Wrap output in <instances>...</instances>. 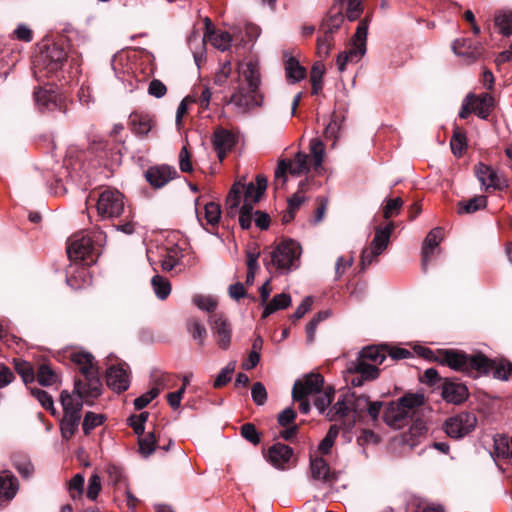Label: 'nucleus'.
<instances>
[{"label":"nucleus","instance_id":"1","mask_svg":"<svg viewBox=\"0 0 512 512\" xmlns=\"http://www.w3.org/2000/svg\"><path fill=\"white\" fill-rule=\"evenodd\" d=\"M90 391V387L86 386L82 380H76L72 392L63 390L60 394V402L63 407V418L60 423L61 435L68 440L73 437L78 429L81 420V411L84 403H88L90 399L97 398Z\"/></svg>","mask_w":512,"mask_h":512},{"label":"nucleus","instance_id":"2","mask_svg":"<svg viewBox=\"0 0 512 512\" xmlns=\"http://www.w3.org/2000/svg\"><path fill=\"white\" fill-rule=\"evenodd\" d=\"M424 356L448 366L454 371L462 372L473 377L486 374L491 369V361L482 354L468 355L455 349H425Z\"/></svg>","mask_w":512,"mask_h":512},{"label":"nucleus","instance_id":"3","mask_svg":"<svg viewBox=\"0 0 512 512\" xmlns=\"http://www.w3.org/2000/svg\"><path fill=\"white\" fill-rule=\"evenodd\" d=\"M422 393H407L396 402H391L384 410V422L394 428L400 429L412 418L417 409L424 404Z\"/></svg>","mask_w":512,"mask_h":512},{"label":"nucleus","instance_id":"4","mask_svg":"<svg viewBox=\"0 0 512 512\" xmlns=\"http://www.w3.org/2000/svg\"><path fill=\"white\" fill-rule=\"evenodd\" d=\"M301 246L294 240L280 242L270 253V260H264L268 270L273 266L280 273H288L300 265Z\"/></svg>","mask_w":512,"mask_h":512},{"label":"nucleus","instance_id":"5","mask_svg":"<svg viewBox=\"0 0 512 512\" xmlns=\"http://www.w3.org/2000/svg\"><path fill=\"white\" fill-rule=\"evenodd\" d=\"M70 360L83 375L86 386L90 387V391L94 395L101 394V381L99 378V369L94 356L84 350H73L70 353Z\"/></svg>","mask_w":512,"mask_h":512},{"label":"nucleus","instance_id":"6","mask_svg":"<svg viewBox=\"0 0 512 512\" xmlns=\"http://www.w3.org/2000/svg\"><path fill=\"white\" fill-rule=\"evenodd\" d=\"M69 59L74 61L72 56H68L62 46L56 43L48 45L34 60V75L37 78H41L42 75H39V73H41L42 70L46 71L47 76L54 74L61 70Z\"/></svg>","mask_w":512,"mask_h":512},{"label":"nucleus","instance_id":"7","mask_svg":"<svg viewBox=\"0 0 512 512\" xmlns=\"http://www.w3.org/2000/svg\"><path fill=\"white\" fill-rule=\"evenodd\" d=\"M206 40L221 51L228 50L232 42L231 35L225 31H210L209 28H207L203 37L198 33H192L189 37L188 43L198 67L200 66V61L204 55Z\"/></svg>","mask_w":512,"mask_h":512},{"label":"nucleus","instance_id":"8","mask_svg":"<svg viewBox=\"0 0 512 512\" xmlns=\"http://www.w3.org/2000/svg\"><path fill=\"white\" fill-rule=\"evenodd\" d=\"M368 34V21L361 20L358 24L356 32L351 40V47L340 53L337 57L336 64L338 70L343 72L348 63H357L366 53V40Z\"/></svg>","mask_w":512,"mask_h":512},{"label":"nucleus","instance_id":"9","mask_svg":"<svg viewBox=\"0 0 512 512\" xmlns=\"http://www.w3.org/2000/svg\"><path fill=\"white\" fill-rule=\"evenodd\" d=\"M96 207L102 219L119 218L125 210L124 196L117 189L106 188L99 194Z\"/></svg>","mask_w":512,"mask_h":512},{"label":"nucleus","instance_id":"10","mask_svg":"<svg viewBox=\"0 0 512 512\" xmlns=\"http://www.w3.org/2000/svg\"><path fill=\"white\" fill-rule=\"evenodd\" d=\"M310 171L309 156L298 152L292 160H280L274 173V184L276 188L283 187L287 182L286 173L293 176L307 174Z\"/></svg>","mask_w":512,"mask_h":512},{"label":"nucleus","instance_id":"11","mask_svg":"<svg viewBox=\"0 0 512 512\" xmlns=\"http://www.w3.org/2000/svg\"><path fill=\"white\" fill-rule=\"evenodd\" d=\"M395 226L393 222H389L384 227H376L375 235L371 241L370 247L363 250L361 254L362 269L370 266L377 257L387 248L391 234Z\"/></svg>","mask_w":512,"mask_h":512},{"label":"nucleus","instance_id":"12","mask_svg":"<svg viewBox=\"0 0 512 512\" xmlns=\"http://www.w3.org/2000/svg\"><path fill=\"white\" fill-rule=\"evenodd\" d=\"M94 245L92 239L85 234H76L70 240L67 254L72 261H83L85 265L93 263Z\"/></svg>","mask_w":512,"mask_h":512},{"label":"nucleus","instance_id":"13","mask_svg":"<svg viewBox=\"0 0 512 512\" xmlns=\"http://www.w3.org/2000/svg\"><path fill=\"white\" fill-rule=\"evenodd\" d=\"M477 418L473 413L462 412L447 419L443 425L445 433L454 439H460L476 426Z\"/></svg>","mask_w":512,"mask_h":512},{"label":"nucleus","instance_id":"14","mask_svg":"<svg viewBox=\"0 0 512 512\" xmlns=\"http://www.w3.org/2000/svg\"><path fill=\"white\" fill-rule=\"evenodd\" d=\"M349 399L351 397H348V393L340 395L335 404L327 410L326 417L329 421L342 420L344 425L350 429L355 422Z\"/></svg>","mask_w":512,"mask_h":512},{"label":"nucleus","instance_id":"15","mask_svg":"<svg viewBox=\"0 0 512 512\" xmlns=\"http://www.w3.org/2000/svg\"><path fill=\"white\" fill-rule=\"evenodd\" d=\"M208 321L219 347L227 350L232 338V329L227 318L222 313H214L209 317Z\"/></svg>","mask_w":512,"mask_h":512},{"label":"nucleus","instance_id":"16","mask_svg":"<svg viewBox=\"0 0 512 512\" xmlns=\"http://www.w3.org/2000/svg\"><path fill=\"white\" fill-rule=\"evenodd\" d=\"M36 106L42 112L61 110L66 112L64 99L52 89L40 88L34 92Z\"/></svg>","mask_w":512,"mask_h":512},{"label":"nucleus","instance_id":"17","mask_svg":"<svg viewBox=\"0 0 512 512\" xmlns=\"http://www.w3.org/2000/svg\"><path fill=\"white\" fill-rule=\"evenodd\" d=\"M324 379L320 374H308L302 380H297L292 389L293 399L306 398L320 393Z\"/></svg>","mask_w":512,"mask_h":512},{"label":"nucleus","instance_id":"18","mask_svg":"<svg viewBox=\"0 0 512 512\" xmlns=\"http://www.w3.org/2000/svg\"><path fill=\"white\" fill-rule=\"evenodd\" d=\"M262 96L258 90L253 91L249 88L248 91L240 88L236 90L230 97L229 103L233 104L239 113H245L255 107L261 105Z\"/></svg>","mask_w":512,"mask_h":512},{"label":"nucleus","instance_id":"19","mask_svg":"<svg viewBox=\"0 0 512 512\" xmlns=\"http://www.w3.org/2000/svg\"><path fill=\"white\" fill-rule=\"evenodd\" d=\"M475 174L485 190H503L507 186L505 180L491 166L479 163L475 167Z\"/></svg>","mask_w":512,"mask_h":512},{"label":"nucleus","instance_id":"20","mask_svg":"<svg viewBox=\"0 0 512 512\" xmlns=\"http://www.w3.org/2000/svg\"><path fill=\"white\" fill-rule=\"evenodd\" d=\"M145 176L151 186L162 188L177 176V171L168 165L153 166L146 171Z\"/></svg>","mask_w":512,"mask_h":512},{"label":"nucleus","instance_id":"21","mask_svg":"<svg viewBox=\"0 0 512 512\" xmlns=\"http://www.w3.org/2000/svg\"><path fill=\"white\" fill-rule=\"evenodd\" d=\"M292 456L293 449L290 446L283 443H275L268 449L266 458L273 467L284 470Z\"/></svg>","mask_w":512,"mask_h":512},{"label":"nucleus","instance_id":"22","mask_svg":"<svg viewBox=\"0 0 512 512\" xmlns=\"http://www.w3.org/2000/svg\"><path fill=\"white\" fill-rule=\"evenodd\" d=\"M106 382L116 392L127 390L130 385L128 370L123 365L110 367L106 372Z\"/></svg>","mask_w":512,"mask_h":512},{"label":"nucleus","instance_id":"23","mask_svg":"<svg viewBox=\"0 0 512 512\" xmlns=\"http://www.w3.org/2000/svg\"><path fill=\"white\" fill-rule=\"evenodd\" d=\"M444 232L443 229L440 227H436L432 229L426 236L423 245H422V270L426 271L428 264L431 259V255L433 254V251L435 248L438 247V245L443 240Z\"/></svg>","mask_w":512,"mask_h":512},{"label":"nucleus","instance_id":"24","mask_svg":"<svg viewBox=\"0 0 512 512\" xmlns=\"http://www.w3.org/2000/svg\"><path fill=\"white\" fill-rule=\"evenodd\" d=\"M129 126L137 136H146L154 126L153 116L145 112H132L129 116Z\"/></svg>","mask_w":512,"mask_h":512},{"label":"nucleus","instance_id":"25","mask_svg":"<svg viewBox=\"0 0 512 512\" xmlns=\"http://www.w3.org/2000/svg\"><path fill=\"white\" fill-rule=\"evenodd\" d=\"M234 144L235 138L230 131L219 128L214 132L213 146L220 161L225 158L227 152L232 149Z\"/></svg>","mask_w":512,"mask_h":512},{"label":"nucleus","instance_id":"26","mask_svg":"<svg viewBox=\"0 0 512 512\" xmlns=\"http://www.w3.org/2000/svg\"><path fill=\"white\" fill-rule=\"evenodd\" d=\"M310 477L312 480L321 483L335 480L334 474L330 471L329 464L321 457L310 459Z\"/></svg>","mask_w":512,"mask_h":512},{"label":"nucleus","instance_id":"27","mask_svg":"<svg viewBox=\"0 0 512 512\" xmlns=\"http://www.w3.org/2000/svg\"><path fill=\"white\" fill-rule=\"evenodd\" d=\"M442 396L449 403L460 404L467 399L468 390L461 383L447 382L443 385Z\"/></svg>","mask_w":512,"mask_h":512},{"label":"nucleus","instance_id":"28","mask_svg":"<svg viewBox=\"0 0 512 512\" xmlns=\"http://www.w3.org/2000/svg\"><path fill=\"white\" fill-rule=\"evenodd\" d=\"M346 373H360L362 378L368 381L374 380L379 376V369L369 362H365L360 358L350 361L347 364Z\"/></svg>","mask_w":512,"mask_h":512},{"label":"nucleus","instance_id":"29","mask_svg":"<svg viewBox=\"0 0 512 512\" xmlns=\"http://www.w3.org/2000/svg\"><path fill=\"white\" fill-rule=\"evenodd\" d=\"M18 491L17 479L8 471L0 473V501H9Z\"/></svg>","mask_w":512,"mask_h":512},{"label":"nucleus","instance_id":"30","mask_svg":"<svg viewBox=\"0 0 512 512\" xmlns=\"http://www.w3.org/2000/svg\"><path fill=\"white\" fill-rule=\"evenodd\" d=\"M494 107V98L489 93L475 95L472 104L473 112L481 119H488Z\"/></svg>","mask_w":512,"mask_h":512},{"label":"nucleus","instance_id":"31","mask_svg":"<svg viewBox=\"0 0 512 512\" xmlns=\"http://www.w3.org/2000/svg\"><path fill=\"white\" fill-rule=\"evenodd\" d=\"M452 49L455 54L459 56L467 57L471 60L478 59L481 54L482 50L479 47L472 48V43L469 39L461 38L456 39L452 44Z\"/></svg>","mask_w":512,"mask_h":512},{"label":"nucleus","instance_id":"32","mask_svg":"<svg viewBox=\"0 0 512 512\" xmlns=\"http://www.w3.org/2000/svg\"><path fill=\"white\" fill-rule=\"evenodd\" d=\"M242 74L251 90L256 91L259 88L260 78V67L257 60H249L242 70Z\"/></svg>","mask_w":512,"mask_h":512},{"label":"nucleus","instance_id":"33","mask_svg":"<svg viewBox=\"0 0 512 512\" xmlns=\"http://www.w3.org/2000/svg\"><path fill=\"white\" fill-rule=\"evenodd\" d=\"M387 351L380 346H368L359 352L358 358L365 362L375 365L376 367L384 362Z\"/></svg>","mask_w":512,"mask_h":512},{"label":"nucleus","instance_id":"34","mask_svg":"<svg viewBox=\"0 0 512 512\" xmlns=\"http://www.w3.org/2000/svg\"><path fill=\"white\" fill-rule=\"evenodd\" d=\"M183 257L182 249L178 245H171L165 249L161 260V267L164 271H171L179 265Z\"/></svg>","mask_w":512,"mask_h":512},{"label":"nucleus","instance_id":"35","mask_svg":"<svg viewBox=\"0 0 512 512\" xmlns=\"http://www.w3.org/2000/svg\"><path fill=\"white\" fill-rule=\"evenodd\" d=\"M244 190V184L235 183L226 198V210L227 215L230 217H234L237 214L241 196Z\"/></svg>","mask_w":512,"mask_h":512},{"label":"nucleus","instance_id":"36","mask_svg":"<svg viewBox=\"0 0 512 512\" xmlns=\"http://www.w3.org/2000/svg\"><path fill=\"white\" fill-rule=\"evenodd\" d=\"M494 24L503 36L512 35V10L502 9L495 13Z\"/></svg>","mask_w":512,"mask_h":512},{"label":"nucleus","instance_id":"37","mask_svg":"<svg viewBox=\"0 0 512 512\" xmlns=\"http://www.w3.org/2000/svg\"><path fill=\"white\" fill-rule=\"evenodd\" d=\"M35 378L41 386H52L60 381L58 373L46 363L38 367Z\"/></svg>","mask_w":512,"mask_h":512},{"label":"nucleus","instance_id":"38","mask_svg":"<svg viewBox=\"0 0 512 512\" xmlns=\"http://www.w3.org/2000/svg\"><path fill=\"white\" fill-rule=\"evenodd\" d=\"M291 301V296L287 293L275 295L269 303L265 304L262 318H267L272 313L287 308Z\"/></svg>","mask_w":512,"mask_h":512},{"label":"nucleus","instance_id":"39","mask_svg":"<svg viewBox=\"0 0 512 512\" xmlns=\"http://www.w3.org/2000/svg\"><path fill=\"white\" fill-rule=\"evenodd\" d=\"M286 78L290 83H296L303 80L306 76V70L300 65L299 61L290 57L285 62Z\"/></svg>","mask_w":512,"mask_h":512},{"label":"nucleus","instance_id":"40","mask_svg":"<svg viewBox=\"0 0 512 512\" xmlns=\"http://www.w3.org/2000/svg\"><path fill=\"white\" fill-rule=\"evenodd\" d=\"M348 397H351L350 405L352 407L354 422L360 420L366 414V410L369 407V398L364 395H356L355 393H348Z\"/></svg>","mask_w":512,"mask_h":512},{"label":"nucleus","instance_id":"41","mask_svg":"<svg viewBox=\"0 0 512 512\" xmlns=\"http://www.w3.org/2000/svg\"><path fill=\"white\" fill-rule=\"evenodd\" d=\"M157 436L154 431L147 432L138 438L139 452L143 457H149L156 450Z\"/></svg>","mask_w":512,"mask_h":512},{"label":"nucleus","instance_id":"42","mask_svg":"<svg viewBox=\"0 0 512 512\" xmlns=\"http://www.w3.org/2000/svg\"><path fill=\"white\" fill-rule=\"evenodd\" d=\"M151 285L157 298L165 300L171 293V284L161 275H155L151 279Z\"/></svg>","mask_w":512,"mask_h":512},{"label":"nucleus","instance_id":"43","mask_svg":"<svg viewBox=\"0 0 512 512\" xmlns=\"http://www.w3.org/2000/svg\"><path fill=\"white\" fill-rule=\"evenodd\" d=\"M494 449L497 457L508 458L512 456V436L510 440L504 435L495 437Z\"/></svg>","mask_w":512,"mask_h":512},{"label":"nucleus","instance_id":"44","mask_svg":"<svg viewBox=\"0 0 512 512\" xmlns=\"http://www.w3.org/2000/svg\"><path fill=\"white\" fill-rule=\"evenodd\" d=\"M13 362L15 370L20 375L24 383L28 384L34 382L35 371L29 362L21 359H14Z\"/></svg>","mask_w":512,"mask_h":512},{"label":"nucleus","instance_id":"45","mask_svg":"<svg viewBox=\"0 0 512 512\" xmlns=\"http://www.w3.org/2000/svg\"><path fill=\"white\" fill-rule=\"evenodd\" d=\"M187 329L191 333L193 339L196 340L199 345H204L207 331L205 326L198 319H189L187 321Z\"/></svg>","mask_w":512,"mask_h":512},{"label":"nucleus","instance_id":"46","mask_svg":"<svg viewBox=\"0 0 512 512\" xmlns=\"http://www.w3.org/2000/svg\"><path fill=\"white\" fill-rule=\"evenodd\" d=\"M334 390L332 388L321 390L320 393L316 394V398L314 400V406L319 411L320 414H324L329 409L331 402L333 400Z\"/></svg>","mask_w":512,"mask_h":512},{"label":"nucleus","instance_id":"47","mask_svg":"<svg viewBox=\"0 0 512 512\" xmlns=\"http://www.w3.org/2000/svg\"><path fill=\"white\" fill-rule=\"evenodd\" d=\"M242 194H244L243 205L253 207L257 202H259L264 192H260L257 186H255L253 182H250L247 185H244Z\"/></svg>","mask_w":512,"mask_h":512},{"label":"nucleus","instance_id":"48","mask_svg":"<svg viewBox=\"0 0 512 512\" xmlns=\"http://www.w3.org/2000/svg\"><path fill=\"white\" fill-rule=\"evenodd\" d=\"M487 204V199L485 196H476L472 199H470L466 203H460L458 213L464 214V213H473L478 211L481 208H484Z\"/></svg>","mask_w":512,"mask_h":512},{"label":"nucleus","instance_id":"49","mask_svg":"<svg viewBox=\"0 0 512 512\" xmlns=\"http://www.w3.org/2000/svg\"><path fill=\"white\" fill-rule=\"evenodd\" d=\"M31 394L39 401V403L44 409L50 411L52 415L56 414L53 398L48 392L38 388H34L31 389Z\"/></svg>","mask_w":512,"mask_h":512},{"label":"nucleus","instance_id":"50","mask_svg":"<svg viewBox=\"0 0 512 512\" xmlns=\"http://www.w3.org/2000/svg\"><path fill=\"white\" fill-rule=\"evenodd\" d=\"M450 146L453 154L458 157L461 156L463 151L466 149V136L458 128H456L453 133Z\"/></svg>","mask_w":512,"mask_h":512},{"label":"nucleus","instance_id":"51","mask_svg":"<svg viewBox=\"0 0 512 512\" xmlns=\"http://www.w3.org/2000/svg\"><path fill=\"white\" fill-rule=\"evenodd\" d=\"M104 416L102 414H95L93 412H87L84 416V420L82 423V428L85 435L90 434V432L96 427L100 426L104 421Z\"/></svg>","mask_w":512,"mask_h":512},{"label":"nucleus","instance_id":"52","mask_svg":"<svg viewBox=\"0 0 512 512\" xmlns=\"http://www.w3.org/2000/svg\"><path fill=\"white\" fill-rule=\"evenodd\" d=\"M339 434V427L337 425H332L326 436L323 438V440L319 443L318 449L323 454L329 453L330 449L332 448L337 436Z\"/></svg>","mask_w":512,"mask_h":512},{"label":"nucleus","instance_id":"53","mask_svg":"<svg viewBox=\"0 0 512 512\" xmlns=\"http://www.w3.org/2000/svg\"><path fill=\"white\" fill-rule=\"evenodd\" d=\"M403 206V200L400 197L388 199L383 206V217L387 220L400 213Z\"/></svg>","mask_w":512,"mask_h":512},{"label":"nucleus","instance_id":"54","mask_svg":"<svg viewBox=\"0 0 512 512\" xmlns=\"http://www.w3.org/2000/svg\"><path fill=\"white\" fill-rule=\"evenodd\" d=\"M236 367L235 361H230L217 375L214 380L213 387L220 388L226 385L231 380V374L234 372Z\"/></svg>","mask_w":512,"mask_h":512},{"label":"nucleus","instance_id":"55","mask_svg":"<svg viewBox=\"0 0 512 512\" xmlns=\"http://www.w3.org/2000/svg\"><path fill=\"white\" fill-rule=\"evenodd\" d=\"M309 146H310V152H311V154L313 156L314 167L317 170L318 168L321 167L322 162H323L324 145H323V143L319 139L313 138L310 141V145Z\"/></svg>","mask_w":512,"mask_h":512},{"label":"nucleus","instance_id":"56","mask_svg":"<svg viewBox=\"0 0 512 512\" xmlns=\"http://www.w3.org/2000/svg\"><path fill=\"white\" fill-rule=\"evenodd\" d=\"M330 316L329 311H321L318 312L306 325V334H307V340L309 342H312L315 337V332L318 324L323 321L324 319H327Z\"/></svg>","mask_w":512,"mask_h":512},{"label":"nucleus","instance_id":"57","mask_svg":"<svg viewBox=\"0 0 512 512\" xmlns=\"http://www.w3.org/2000/svg\"><path fill=\"white\" fill-rule=\"evenodd\" d=\"M205 209V219L208 224L214 226L218 224L221 217V209L219 204L214 202H208L204 206Z\"/></svg>","mask_w":512,"mask_h":512},{"label":"nucleus","instance_id":"58","mask_svg":"<svg viewBox=\"0 0 512 512\" xmlns=\"http://www.w3.org/2000/svg\"><path fill=\"white\" fill-rule=\"evenodd\" d=\"M324 68L321 64H315L311 70L310 81L312 85V94H318L322 89V76Z\"/></svg>","mask_w":512,"mask_h":512},{"label":"nucleus","instance_id":"59","mask_svg":"<svg viewBox=\"0 0 512 512\" xmlns=\"http://www.w3.org/2000/svg\"><path fill=\"white\" fill-rule=\"evenodd\" d=\"M259 253L248 252L247 254V276L246 283L251 285L254 282L256 271L259 268L258 265Z\"/></svg>","mask_w":512,"mask_h":512},{"label":"nucleus","instance_id":"60","mask_svg":"<svg viewBox=\"0 0 512 512\" xmlns=\"http://www.w3.org/2000/svg\"><path fill=\"white\" fill-rule=\"evenodd\" d=\"M193 303L203 311L212 312L217 307V301L210 296L196 295L193 297Z\"/></svg>","mask_w":512,"mask_h":512},{"label":"nucleus","instance_id":"61","mask_svg":"<svg viewBox=\"0 0 512 512\" xmlns=\"http://www.w3.org/2000/svg\"><path fill=\"white\" fill-rule=\"evenodd\" d=\"M241 436L253 445L260 443V434L252 423H246L241 426Z\"/></svg>","mask_w":512,"mask_h":512},{"label":"nucleus","instance_id":"62","mask_svg":"<svg viewBox=\"0 0 512 512\" xmlns=\"http://www.w3.org/2000/svg\"><path fill=\"white\" fill-rule=\"evenodd\" d=\"M251 396L256 405H263L267 400V391L265 386L261 382L254 383L251 389Z\"/></svg>","mask_w":512,"mask_h":512},{"label":"nucleus","instance_id":"63","mask_svg":"<svg viewBox=\"0 0 512 512\" xmlns=\"http://www.w3.org/2000/svg\"><path fill=\"white\" fill-rule=\"evenodd\" d=\"M100 490L101 479L97 474H92L88 481V487L86 492L87 497L92 501L96 500Z\"/></svg>","mask_w":512,"mask_h":512},{"label":"nucleus","instance_id":"64","mask_svg":"<svg viewBox=\"0 0 512 512\" xmlns=\"http://www.w3.org/2000/svg\"><path fill=\"white\" fill-rule=\"evenodd\" d=\"M13 35L16 39L26 43H29L33 40L32 29L24 23H20L17 25V27L13 31Z\"/></svg>","mask_w":512,"mask_h":512}]
</instances>
